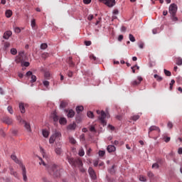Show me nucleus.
I'll return each instance as SVG.
<instances>
[{
	"mask_svg": "<svg viewBox=\"0 0 182 182\" xmlns=\"http://www.w3.org/2000/svg\"><path fill=\"white\" fill-rule=\"evenodd\" d=\"M60 170H62V168L55 164H50L47 168L48 174L53 177V178H58V177H60Z\"/></svg>",
	"mask_w": 182,
	"mask_h": 182,
	"instance_id": "f257e3e1",
	"label": "nucleus"
},
{
	"mask_svg": "<svg viewBox=\"0 0 182 182\" xmlns=\"http://www.w3.org/2000/svg\"><path fill=\"white\" fill-rule=\"evenodd\" d=\"M11 159H13L15 163L20 165L22 171L23 180L24 181H28V176H26V167H25L23 164L21 163L19 159H18V158L16 157V155L12 154L11 156Z\"/></svg>",
	"mask_w": 182,
	"mask_h": 182,
	"instance_id": "f03ea898",
	"label": "nucleus"
},
{
	"mask_svg": "<svg viewBox=\"0 0 182 182\" xmlns=\"http://www.w3.org/2000/svg\"><path fill=\"white\" fill-rule=\"evenodd\" d=\"M68 163L73 166V167H77L78 166L79 167H83V162H82V160L77 159H75L73 158H68Z\"/></svg>",
	"mask_w": 182,
	"mask_h": 182,
	"instance_id": "7ed1b4c3",
	"label": "nucleus"
},
{
	"mask_svg": "<svg viewBox=\"0 0 182 182\" xmlns=\"http://www.w3.org/2000/svg\"><path fill=\"white\" fill-rule=\"evenodd\" d=\"M61 136L62 134H60V132H58V130L55 129L54 133L50 137L49 143L50 144H53V143H55V140H56V139H59V137Z\"/></svg>",
	"mask_w": 182,
	"mask_h": 182,
	"instance_id": "20e7f679",
	"label": "nucleus"
},
{
	"mask_svg": "<svg viewBox=\"0 0 182 182\" xmlns=\"http://www.w3.org/2000/svg\"><path fill=\"white\" fill-rule=\"evenodd\" d=\"M100 2L105 4V5H107V6H109V8L114 6L116 4L114 0H100Z\"/></svg>",
	"mask_w": 182,
	"mask_h": 182,
	"instance_id": "39448f33",
	"label": "nucleus"
},
{
	"mask_svg": "<svg viewBox=\"0 0 182 182\" xmlns=\"http://www.w3.org/2000/svg\"><path fill=\"white\" fill-rule=\"evenodd\" d=\"M143 81V77L141 76L137 77V80H134L131 82V85H132L134 87H136V86H139L140 83Z\"/></svg>",
	"mask_w": 182,
	"mask_h": 182,
	"instance_id": "423d86ee",
	"label": "nucleus"
},
{
	"mask_svg": "<svg viewBox=\"0 0 182 182\" xmlns=\"http://www.w3.org/2000/svg\"><path fill=\"white\" fill-rule=\"evenodd\" d=\"M151 132H158V133H160L161 132V130H160V127H159L156 125L151 126L149 128V131H148L149 137H150V133Z\"/></svg>",
	"mask_w": 182,
	"mask_h": 182,
	"instance_id": "0eeeda50",
	"label": "nucleus"
},
{
	"mask_svg": "<svg viewBox=\"0 0 182 182\" xmlns=\"http://www.w3.org/2000/svg\"><path fill=\"white\" fill-rule=\"evenodd\" d=\"M169 14H171V15H176V14H177V5L174 4L170 5Z\"/></svg>",
	"mask_w": 182,
	"mask_h": 182,
	"instance_id": "6e6552de",
	"label": "nucleus"
},
{
	"mask_svg": "<svg viewBox=\"0 0 182 182\" xmlns=\"http://www.w3.org/2000/svg\"><path fill=\"white\" fill-rule=\"evenodd\" d=\"M88 173L92 180H96V178H97V176H96V172H95L93 168L90 167L88 169Z\"/></svg>",
	"mask_w": 182,
	"mask_h": 182,
	"instance_id": "1a4fd4ad",
	"label": "nucleus"
},
{
	"mask_svg": "<svg viewBox=\"0 0 182 182\" xmlns=\"http://www.w3.org/2000/svg\"><path fill=\"white\" fill-rule=\"evenodd\" d=\"M1 121L3 123H6V124L8 125H11L12 123H14V120L11 118H9V117H3Z\"/></svg>",
	"mask_w": 182,
	"mask_h": 182,
	"instance_id": "9d476101",
	"label": "nucleus"
},
{
	"mask_svg": "<svg viewBox=\"0 0 182 182\" xmlns=\"http://www.w3.org/2000/svg\"><path fill=\"white\" fill-rule=\"evenodd\" d=\"M18 107L21 113H25V108L28 107V104H25L23 102H19Z\"/></svg>",
	"mask_w": 182,
	"mask_h": 182,
	"instance_id": "9b49d317",
	"label": "nucleus"
},
{
	"mask_svg": "<svg viewBox=\"0 0 182 182\" xmlns=\"http://www.w3.org/2000/svg\"><path fill=\"white\" fill-rule=\"evenodd\" d=\"M107 114H102L101 116L98 117V120L101 122V124L102 126H106L107 124V122L105 119H106Z\"/></svg>",
	"mask_w": 182,
	"mask_h": 182,
	"instance_id": "f8f14e48",
	"label": "nucleus"
},
{
	"mask_svg": "<svg viewBox=\"0 0 182 182\" xmlns=\"http://www.w3.org/2000/svg\"><path fill=\"white\" fill-rule=\"evenodd\" d=\"M16 63H22L23 62V55L22 54H18L16 57Z\"/></svg>",
	"mask_w": 182,
	"mask_h": 182,
	"instance_id": "ddd939ff",
	"label": "nucleus"
},
{
	"mask_svg": "<svg viewBox=\"0 0 182 182\" xmlns=\"http://www.w3.org/2000/svg\"><path fill=\"white\" fill-rule=\"evenodd\" d=\"M12 36V31H7L4 33L3 38L4 39H9Z\"/></svg>",
	"mask_w": 182,
	"mask_h": 182,
	"instance_id": "4468645a",
	"label": "nucleus"
},
{
	"mask_svg": "<svg viewBox=\"0 0 182 182\" xmlns=\"http://www.w3.org/2000/svg\"><path fill=\"white\" fill-rule=\"evenodd\" d=\"M107 150L108 153H113V151H116V146L114 145H108L107 147Z\"/></svg>",
	"mask_w": 182,
	"mask_h": 182,
	"instance_id": "2eb2a0df",
	"label": "nucleus"
},
{
	"mask_svg": "<svg viewBox=\"0 0 182 182\" xmlns=\"http://www.w3.org/2000/svg\"><path fill=\"white\" fill-rule=\"evenodd\" d=\"M52 78V74H50V72L47 71L44 73V79H46V80H50V79Z\"/></svg>",
	"mask_w": 182,
	"mask_h": 182,
	"instance_id": "dca6fc26",
	"label": "nucleus"
},
{
	"mask_svg": "<svg viewBox=\"0 0 182 182\" xmlns=\"http://www.w3.org/2000/svg\"><path fill=\"white\" fill-rule=\"evenodd\" d=\"M25 129H26L27 132L29 133L32 132V129H31V124L28 123L26 121L23 123Z\"/></svg>",
	"mask_w": 182,
	"mask_h": 182,
	"instance_id": "f3484780",
	"label": "nucleus"
},
{
	"mask_svg": "<svg viewBox=\"0 0 182 182\" xmlns=\"http://www.w3.org/2000/svg\"><path fill=\"white\" fill-rule=\"evenodd\" d=\"M9 48H11V43L6 41L4 43V47L3 49L4 50H8V49H9Z\"/></svg>",
	"mask_w": 182,
	"mask_h": 182,
	"instance_id": "a211bd4d",
	"label": "nucleus"
},
{
	"mask_svg": "<svg viewBox=\"0 0 182 182\" xmlns=\"http://www.w3.org/2000/svg\"><path fill=\"white\" fill-rule=\"evenodd\" d=\"M68 103L67 101L63 100L60 103V109H65L68 106Z\"/></svg>",
	"mask_w": 182,
	"mask_h": 182,
	"instance_id": "6ab92c4d",
	"label": "nucleus"
},
{
	"mask_svg": "<svg viewBox=\"0 0 182 182\" xmlns=\"http://www.w3.org/2000/svg\"><path fill=\"white\" fill-rule=\"evenodd\" d=\"M84 109L83 106L80 105L76 107L75 110L77 114H79V113H82V112H83Z\"/></svg>",
	"mask_w": 182,
	"mask_h": 182,
	"instance_id": "aec40b11",
	"label": "nucleus"
},
{
	"mask_svg": "<svg viewBox=\"0 0 182 182\" xmlns=\"http://www.w3.org/2000/svg\"><path fill=\"white\" fill-rule=\"evenodd\" d=\"M59 123H60V124L65 125L68 123V120H66V118H65V117H61L59 119Z\"/></svg>",
	"mask_w": 182,
	"mask_h": 182,
	"instance_id": "412c9836",
	"label": "nucleus"
},
{
	"mask_svg": "<svg viewBox=\"0 0 182 182\" xmlns=\"http://www.w3.org/2000/svg\"><path fill=\"white\" fill-rule=\"evenodd\" d=\"M9 168H10V173L14 177H16V178H18V173L14 171V168L10 167Z\"/></svg>",
	"mask_w": 182,
	"mask_h": 182,
	"instance_id": "4be33fe9",
	"label": "nucleus"
},
{
	"mask_svg": "<svg viewBox=\"0 0 182 182\" xmlns=\"http://www.w3.org/2000/svg\"><path fill=\"white\" fill-rule=\"evenodd\" d=\"M16 119L20 123V124H23L26 122L23 120V119H22V117H21V115L17 116Z\"/></svg>",
	"mask_w": 182,
	"mask_h": 182,
	"instance_id": "5701e85b",
	"label": "nucleus"
},
{
	"mask_svg": "<svg viewBox=\"0 0 182 182\" xmlns=\"http://www.w3.org/2000/svg\"><path fill=\"white\" fill-rule=\"evenodd\" d=\"M68 65L70 68H73L75 66V63L72 60V57L68 58Z\"/></svg>",
	"mask_w": 182,
	"mask_h": 182,
	"instance_id": "b1692460",
	"label": "nucleus"
},
{
	"mask_svg": "<svg viewBox=\"0 0 182 182\" xmlns=\"http://www.w3.org/2000/svg\"><path fill=\"white\" fill-rule=\"evenodd\" d=\"M75 129H76V123L71 124L68 127V130H75Z\"/></svg>",
	"mask_w": 182,
	"mask_h": 182,
	"instance_id": "393cba45",
	"label": "nucleus"
},
{
	"mask_svg": "<svg viewBox=\"0 0 182 182\" xmlns=\"http://www.w3.org/2000/svg\"><path fill=\"white\" fill-rule=\"evenodd\" d=\"M42 133H43V137H46V138L49 137V132H48V130L43 129Z\"/></svg>",
	"mask_w": 182,
	"mask_h": 182,
	"instance_id": "a878e982",
	"label": "nucleus"
},
{
	"mask_svg": "<svg viewBox=\"0 0 182 182\" xmlns=\"http://www.w3.org/2000/svg\"><path fill=\"white\" fill-rule=\"evenodd\" d=\"M41 162L39 163V164H43V166H44L46 167V168L48 170V168L49 167V165L46 164V163H45V161H43V159H42V158H40Z\"/></svg>",
	"mask_w": 182,
	"mask_h": 182,
	"instance_id": "bb28decb",
	"label": "nucleus"
},
{
	"mask_svg": "<svg viewBox=\"0 0 182 182\" xmlns=\"http://www.w3.org/2000/svg\"><path fill=\"white\" fill-rule=\"evenodd\" d=\"M154 77L155 79H156L157 82H161V80H163V78L161 77H160V75H157V74H155L154 75Z\"/></svg>",
	"mask_w": 182,
	"mask_h": 182,
	"instance_id": "cd10ccee",
	"label": "nucleus"
},
{
	"mask_svg": "<svg viewBox=\"0 0 182 182\" xmlns=\"http://www.w3.org/2000/svg\"><path fill=\"white\" fill-rule=\"evenodd\" d=\"M6 18H11L12 16V11L7 10L6 11Z\"/></svg>",
	"mask_w": 182,
	"mask_h": 182,
	"instance_id": "c85d7f7f",
	"label": "nucleus"
},
{
	"mask_svg": "<svg viewBox=\"0 0 182 182\" xmlns=\"http://www.w3.org/2000/svg\"><path fill=\"white\" fill-rule=\"evenodd\" d=\"M139 119H140V116L139 115H133L132 117H131V120H133L134 122L139 120Z\"/></svg>",
	"mask_w": 182,
	"mask_h": 182,
	"instance_id": "c756f323",
	"label": "nucleus"
},
{
	"mask_svg": "<svg viewBox=\"0 0 182 182\" xmlns=\"http://www.w3.org/2000/svg\"><path fill=\"white\" fill-rule=\"evenodd\" d=\"M65 113H68V114H75V111L73 109H65Z\"/></svg>",
	"mask_w": 182,
	"mask_h": 182,
	"instance_id": "7c9ffc66",
	"label": "nucleus"
},
{
	"mask_svg": "<svg viewBox=\"0 0 182 182\" xmlns=\"http://www.w3.org/2000/svg\"><path fill=\"white\" fill-rule=\"evenodd\" d=\"M51 117L53 119V122H58L60 120L59 116H58L56 114L53 115Z\"/></svg>",
	"mask_w": 182,
	"mask_h": 182,
	"instance_id": "2f4dec72",
	"label": "nucleus"
},
{
	"mask_svg": "<svg viewBox=\"0 0 182 182\" xmlns=\"http://www.w3.org/2000/svg\"><path fill=\"white\" fill-rule=\"evenodd\" d=\"M43 85L45 87H49L50 82L47 80H43Z\"/></svg>",
	"mask_w": 182,
	"mask_h": 182,
	"instance_id": "473e14b6",
	"label": "nucleus"
},
{
	"mask_svg": "<svg viewBox=\"0 0 182 182\" xmlns=\"http://www.w3.org/2000/svg\"><path fill=\"white\" fill-rule=\"evenodd\" d=\"M75 120L77 123H80L82 122V117H80V114L76 115Z\"/></svg>",
	"mask_w": 182,
	"mask_h": 182,
	"instance_id": "72a5a7b5",
	"label": "nucleus"
},
{
	"mask_svg": "<svg viewBox=\"0 0 182 182\" xmlns=\"http://www.w3.org/2000/svg\"><path fill=\"white\" fill-rule=\"evenodd\" d=\"M108 171L110 173V174H114V173H116V171L114 170V165H113L112 168L108 170Z\"/></svg>",
	"mask_w": 182,
	"mask_h": 182,
	"instance_id": "f704fd0d",
	"label": "nucleus"
},
{
	"mask_svg": "<svg viewBox=\"0 0 182 182\" xmlns=\"http://www.w3.org/2000/svg\"><path fill=\"white\" fill-rule=\"evenodd\" d=\"M176 65H178V66H181L182 59L181 58H176Z\"/></svg>",
	"mask_w": 182,
	"mask_h": 182,
	"instance_id": "c9c22d12",
	"label": "nucleus"
},
{
	"mask_svg": "<svg viewBox=\"0 0 182 182\" xmlns=\"http://www.w3.org/2000/svg\"><path fill=\"white\" fill-rule=\"evenodd\" d=\"M31 83H35V82H36V75H33L31 76Z\"/></svg>",
	"mask_w": 182,
	"mask_h": 182,
	"instance_id": "e433bc0d",
	"label": "nucleus"
},
{
	"mask_svg": "<svg viewBox=\"0 0 182 182\" xmlns=\"http://www.w3.org/2000/svg\"><path fill=\"white\" fill-rule=\"evenodd\" d=\"M171 19L173 22H177L178 21V18L176 16V14H171Z\"/></svg>",
	"mask_w": 182,
	"mask_h": 182,
	"instance_id": "4c0bfd02",
	"label": "nucleus"
},
{
	"mask_svg": "<svg viewBox=\"0 0 182 182\" xmlns=\"http://www.w3.org/2000/svg\"><path fill=\"white\" fill-rule=\"evenodd\" d=\"M78 154L80 157H83V156H85V151L83 149L79 150Z\"/></svg>",
	"mask_w": 182,
	"mask_h": 182,
	"instance_id": "58836bf2",
	"label": "nucleus"
},
{
	"mask_svg": "<svg viewBox=\"0 0 182 182\" xmlns=\"http://www.w3.org/2000/svg\"><path fill=\"white\" fill-rule=\"evenodd\" d=\"M35 26H36V20L33 18V20H31V27L33 28V29H35Z\"/></svg>",
	"mask_w": 182,
	"mask_h": 182,
	"instance_id": "ea45409f",
	"label": "nucleus"
},
{
	"mask_svg": "<svg viewBox=\"0 0 182 182\" xmlns=\"http://www.w3.org/2000/svg\"><path fill=\"white\" fill-rule=\"evenodd\" d=\"M174 83H176V81L174 80H171L169 84L170 85L169 90H173V85H174Z\"/></svg>",
	"mask_w": 182,
	"mask_h": 182,
	"instance_id": "a19ab883",
	"label": "nucleus"
},
{
	"mask_svg": "<svg viewBox=\"0 0 182 182\" xmlns=\"http://www.w3.org/2000/svg\"><path fill=\"white\" fill-rule=\"evenodd\" d=\"M10 52L11 55H16V53H18L16 48H11Z\"/></svg>",
	"mask_w": 182,
	"mask_h": 182,
	"instance_id": "79ce46f5",
	"label": "nucleus"
},
{
	"mask_svg": "<svg viewBox=\"0 0 182 182\" xmlns=\"http://www.w3.org/2000/svg\"><path fill=\"white\" fill-rule=\"evenodd\" d=\"M129 41H131V42H136V38L132 34H129Z\"/></svg>",
	"mask_w": 182,
	"mask_h": 182,
	"instance_id": "37998d69",
	"label": "nucleus"
},
{
	"mask_svg": "<svg viewBox=\"0 0 182 182\" xmlns=\"http://www.w3.org/2000/svg\"><path fill=\"white\" fill-rule=\"evenodd\" d=\"M164 74L166 75V76H171V72L164 69Z\"/></svg>",
	"mask_w": 182,
	"mask_h": 182,
	"instance_id": "c03bdc74",
	"label": "nucleus"
},
{
	"mask_svg": "<svg viewBox=\"0 0 182 182\" xmlns=\"http://www.w3.org/2000/svg\"><path fill=\"white\" fill-rule=\"evenodd\" d=\"M55 153H56V154H58V155L61 154H62V149L56 148L55 149Z\"/></svg>",
	"mask_w": 182,
	"mask_h": 182,
	"instance_id": "a18cd8bd",
	"label": "nucleus"
},
{
	"mask_svg": "<svg viewBox=\"0 0 182 182\" xmlns=\"http://www.w3.org/2000/svg\"><path fill=\"white\" fill-rule=\"evenodd\" d=\"M69 140H70V142L72 144H76V140L74 139L73 137H70V138H69Z\"/></svg>",
	"mask_w": 182,
	"mask_h": 182,
	"instance_id": "49530a36",
	"label": "nucleus"
},
{
	"mask_svg": "<svg viewBox=\"0 0 182 182\" xmlns=\"http://www.w3.org/2000/svg\"><path fill=\"white\" fill-rule=\"evenodd\" d=\"M29 65H31L30 63H29V62H23V63H21V66H25L26 68H28V66H29Z\"/></svg>",
	"mask_w": 182,
	"mask_h": 182,
	"instance_id": "de8ad7c7",
	"label": "nucleus"
},
{
	"mask_svg": "<svg viewBox=\"0 0 182 182\" xmlns=\"http://www.w3.org/2000/svg\"><path fill=\"white\" fill-rule=\"evenodd\" d=\"M98 154L100 157H103L106 154V152L105 151H99Z\"/></svg>",
	"mask_w": 182,
	"mask_h": 182,
	"instance_id": "09e8293b",
	"label": "nucleus"
},
{
	"mask_svg": "<svg viewBox=\"0 0 182 182\" xmlns=\"http://www.w3.org/2000/svg\"><path fill=\"white\" fill-rule=\"evenodd\" d=\"M139 181H140L146 182V181H147V179L146 178V177H144V176H139Z\"/></svg>",
	"mask_w": 182,
	"mask_h": 182,
	"instance_id": "8fccbe9b",
	"label": "nucleus"
},
{
	"mask_svg": "<svg viewBox=\"0 0 182 182\" xmlns=\"http://www.w3.org/2000/svg\"><path fill=\"white\" fill-rule=\"evenodd\" d=\"M11 134L13 136H16L18 134V130L17 129H11Z\"/></svg>",
	"mask_w": 182,
	"mask_h": 182,
	"instance_id": "3c124183",
	"label": "nucleus"
},
{
	"mask_svg": "<svg viewBox=\"0 0 182 182\" xmlns=\"http://www.w3.org/2000/svg\"><path fill=\"white\" fill-rule=\"evenodd\" d=\"M90 131L92 132L96 133V128H95V126L92 125L90 127Z\"/></svg>",
	"mask_w": 182,
	"mask_h": 182,
	"instance_id": "603ef678",
	"label": "nucleus"
},
{
	"mask_svg": "<svg viewBox=\"0 0 182 182\" xmlns=\"http://www.w3.org/2000/svg\"><path fill=\"white\" fill-rule=\"evenodd\" d=\"M48 48V44L46 43H42L41 45V49H46Z\"/></svg>",
	"mask_w": 182,
	"mask_h": 182,
	"instance_id": "864d4df0",
	"label": "nucleus"
},
{
	"mask_svg": "<svg viewBox=\"0 0 182 182\" xmlns=\"http://www.w3.org/2000/svg\"><path fill=\"white\" fill-rule=\"evenodd\" d=\"M96 113H97V114H106V112H105V111H103V110H102V111L97 110Z\"/></svg>",
	"mask_w": 182,
	"mask_h": 182,
	"instance_id": "5fc2aeb1",
	"label": "nucleus"
},
{
	"mask_svg": "<svg viewBox=\"0 0 182 182\" xmlns=\"http://www.w3.org/2000/svg\"><path fill=\"white\" fill-rule=\"evenodd\" d=\"M14 31L16 33H21V28H19V27H16Z\"/></svg>",
	"mask_w": 182,
	"mask_h": 182,
	"instance_id": "6e6d98bb",
	"label": "nucleus"
},
{
	"mask_svg": "<svg viewBox=\"0 0 182 182\" xmlns=\"http://www.w3.org/2000/svg\"><path fill=\"white\" fill-rule=\"evenodd\" d=\"M160 167V166H159V164L155 163L152 165V168H159Z\"/></svg>",
	"mask_w": 182,
	"mask_h": 182,
	"instance_id": "4d7b16f0",
	"label": "nucleus"
},
{
	"mask_svg": "<svg viewBox=\"0 0 182 182\" xmlns=\"http://www.w3.org/2000/svg\"><path fill=\"white\" fill-rule=\"evenodd\" d=\"M147 175L149 178H153V177H154V174H153V172H148Z\"/></svg>",
	"mask_w": 182,
	"mask_h": 182,
	"instance_id": "13d9d810",
	"label": "nucleus"
},
{
	"mask_svg": "<svg viewBox=\"0 0 182 182\" xmlns=\"http://www.w3.org/2000/svg\"><path fill=\"white\" fill-rule=\"evenodd\" d=\"M168 129H173V122H168L167 124Z\"/></svg>",
	"mask_w": 182,
	"mask_h": 182,
	"instance_id": "bf43d9fd",
	"label": "nucleus"
},
{
	"mask_svg": "<svg viewBox=\"0 0 182 182\" xmlns=\"http://www.w3.org/2000/svg\"><path fill=\"white\" fill-rule=\"evenodd\" d=\"M164 141L166 142V143H168V141H170V140H171V138H170V136H164Z\"/></svg>",
	"mask_w": 182,
	"mask_h": 182,
	"instance_id": "052dcab7",
	"label": "nucleus"
},
{
	"mask_svg": "<svg viewBox=\"0 0 182 182\" xmlns=\"http://www.w3.org/2000/svg\"><path fill=\"white\" fill-rule=\"evenodd\" d=\"M90 2H92V0H83V3L85 4V5H89Z\"/></svg>",
	"mask_w": 182,
	"mask_h": 182,
	"instance_id": "680f3d73",
	"label": "nucleus"
},
{
	"mask_svg": "<svg viewBox=\"0 0 182 182\" xmlns=\"http://www.w3.org/2000/svg\"><path fill=\"white\" fill-rule=\"evenodd\" d=\"M85 45L86 46H90V45H92V41H85Z\"/></svg>",
	"mask_w": 182,
	"mask_h": 182,
	"instance_id": "e2e57ef3",
	"label": "nucleus"
},
{
	"mask_svg": "<svg viewBox=\"0 0 182 182\" xmlns=\"http://www.w3.org/2000/svg\"><path fill=\"white\" fill-rule=\"evenodd\" d=\"M68 77H73V72H72V71H68Z\"/></svg>",
	"mask_w": 182,
	"mask_h": 182,
	"instance_id": "0e129e2a",
	"label": "nucleus"
},
{
	"mask_svg": "<svg viewBox=\"0 0 182 182\" xmlns=\"http://www.w3.org/2000/svg\"><path fill=\"white\" fill-rule=\"evenodd\" d=\"M115 118L117 119V120H122V119H123V116L122 114L117 115Z\"/></svg>",
	"mask_w": 182,
	"mask_h": 182,
	"instance_id": "69168bd1",
	"label": "nucleus"
},
{
	"mask_svg": "<svg viewBox=\"0 0 182 182\" xmlns=\"http://www.w3.org/2000/svg\"><path fill=\"white\" fill-rule=\"evenodd\" d=\"M0 134L1 136H3V137H5V136H6V134L4 132V129H0Z\"/></svg>",
	"mask_w": 182,
	"mask_h": 182,
	"instance_id": "338daca9",
	"label": "nucleus"
},
{
	"mask_svg": "<svg viewBox=\"0 0 182 182\" xmlns=\"http://www.w3.org/2000/svg\"><path fill=\"white\" fill-rule=\"evenodd\" d=\"M94 16L93 14H90L88 16L87 19L88 21H92V19H93Z\"/></svg>",
	"mask_w": 182,
	"mask_h": 182,
	"instance_id": "774afa93",
	"label": "nucleus"
}]
</instances>
